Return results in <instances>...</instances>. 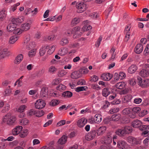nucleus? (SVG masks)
Returning <instances> with one entry per match:
<instances>
[{
    "mask_svg": "<svg viewBox=\"0 0 149 149\" xmlns=\"http://www.w3.org/2000/svg\"><path fill=\"white\" fill-rule=\"evenodd\" d=\"M76 8L77 9V12L81 13L85 11L87 9L88 6L85 3L81 2L77 3L76 4Z\"/></svg>",
    "mask_w": 149,
    "mask_h": 149,
    "instance_id": "obj_1",
    "label": "nucleus"
},
{
    "mask_svg": "<svg viewBox=\"0 0 149 149\" xmlns=\"http://www.w3.org/2000/svg\"><path fill=\"white\" fill-rule=\"evenodd\" d=\"M138 84L141 87L146 88L149 86V79H143L139 77H137Z\"/></svg>",
    "mask_w": 149,
    "mask_h": 149,
    "instance_id": "obj_2",
    "label": "nucleus"
},
{
    "mask_svg": "<svg viewBox=\"0 0 149 149\" xmlns=\"http://www.w3.org/2000/svg\"><path fill=\"white\" fill-rule=\"evenodd\" d=\"M46 104L45 101L41 99L36 100L35 104V108L37 109H41L45 107Z\"/></svg>",
    "mask_w": 149,
    "mask_h": 149,
    "instance_id": "obj_3",
    "label": "nucleus"
},
{
    "mask_svg": "<svg viewBox=\"0 0 149 149\" xmlns=\"http://www.w3.org/2000/svg\"><path fill=\"white\" fill-rule=\"evenodd\" d=\"M87 122V120L85 118H82L78 120L77 122V125L80 128L83 127Z\"/></svg>",
    "mask_w": 149,
    "mask_h": 149,
    "instance_id": "obj_4",
    "label": "nucleus"
},
{
    "mask_svg": "<svg viewBox=\"0 0 149 149\" xmlns=\"http://www.w3.org/2000/svg\"><path fill=\"white\" fill-rule=\"evenodd\" d=\"M96 134V132L95 130L91 131L85 136V139L88 141H90L95 138Z\"/></svg>",
    "mask_w": 149,
    "mask_h": 149,
    "instance_id": "obj_5",
    "label": "nucleus"
},
{
    "mask_svg": "<svg viewBox=\"0 0 149 149\" xmlns=\"http://www.w3.org/2000/svg\"><path fill=\"white\" fill-rule=\"evenodd\" d=\"M24 20V17L21 16L18 18H15L13 19L12 20V23L16 26L19 23L23 21Z\"/></svg>",
    "mask_w": 149,
    "mask_h": 149,
    "instance_id": "obj_6",
    "label": "nucleus"
},
{
    "mask_svg": "<svg viewBox=\"0 0 149 149\" xmlns=\"http://www.w3.org/2000/svg\"><path fill=\"white\" fill-rule=\"evenodd\" d=\"M142 124L140 120H136L132 122V125L134 127H139V130H140V128H142V126L143 125H142Z\"/></svg>",
    "mask_w": 149,
    "mask_h": 149,
    "instance_id": "obj_7",
    "label": "nucleus"
},
{
    "mask_svg": "<svg viewBox=\"0 0 149 149\" xmlns=\"http://www.w3.org/2000/svg\"><path fill=\"white\" fill-rule=\"evenodd\" d=\"M22 128V126H17L12 131V134L14 136L18 135L21 131Z\"/></svg>",
    "mask_w": 149,
    "mask_h": 149,
    "instance_id": "obj_8",
    "label": "nucleus"
},
{
    "mask_svg": "<svg viewBox=\"0 0 149 149\" xmlns=\"http://www.w3.org/2000/svg\"><path fill=\"white\" fill-rule=\"evenodd\" d=\"M48 89L47 87H44L41 89L40 96L42 97H46L48 95Z\"/></svg>",
    "mask_w": 149,
    "mask_h": 149,
    "instance_id": "obj_9",
    "label": "nucleus"
},
{
    "mask_svg": "<svg viewBox=\"0 0 149 149\" xmlns=\"http://www.w3.org/2000/svg\"><path fill=\"white\" fill-rule=\"evenodd\" d=\"M103 139H104V144L106 145V146L105 147H106L107 149L109 148V144L111 142V138L109 136H107L105 137L104 139L103 138Z\"/></svg>",
    "mask_w": 149,
    "mask_h": 149,
    "instance_id": "obj_10",
    "label": "nucleus"
},
{
    "mask_svg": "<svg viewBox=\"0 0 149 149\" xmlns=\"http://www.w3.org/2000/svg\"><path fill=\"white\" fill-rule=\"evenodd\" d=\"M143 47L142 44H138L134 49L135 52L137 54H139L143 51Z\"/></svg>",
    "mask_w": 149,
    "mask_h": 149,
    "instance_id": "obj_11",
    "label": "nucleus"
},
{
    "mask_svg": "<svg viewBox=\"0 0 149 149\" xmlns=\"http://www.w3.org/2000/svg\"><path fill=\"white\" fill-rule=\"evenodd\" d=\"M117 147L119 148L123 149L127 147V144L124 141L120 140L117 142Z\"/></svg>",
    "mask_w": 149,
    "mask_h": 149,
    "instance_id": "obj_12",
    "label": "nucleus"
},
{
    "mask_svg": "<svg viewBox=\"0 0 149 149\" xmlns=\"http://www.w3.org/2000/svg\"><path fill=\"white\" fill-rule=\"evenodd\" d=\"M68 48L65 47L61 48L58 51V54L61 56H63L68 53Z\"/></svg>",
    "mask_w": 149,
    "mask_h": 149,
    "instance_id": "obj_13",
    "label": "nucleus"
},
{
    "mask_svg": "<svg viewBox=\"0 0 149 149\" xmlns=\"http://www.w3.org/2000/svg\"><path fill=\"white\" fill-rule=\"evenodd\" d=\"M128 141L130 143L133 144H138L139 143V141H137V139L132 136H129L127 138Z\"/></svg>",
    "mask_w": 149,
    "mask_h": 149,
    "instance_id": "obj_14",
    "label": "nucleus"
},
{
    "mask_svg": "<svg viewBox=\"0 0 149 149\" xmlns=\"http://www.w3.org/2000/svg\"><path fill=\"white\" fill-rule=\"evenodd\" d=\"M23 58V55L22 54L18 55L15 58L14 63L15 64H19L22 60Z\"/></svg>",
    "mask_w": 149,
    "mask_h": 149,
    "instance_id": "obj_15",
    "label": "nucleus"
},
{
    "mask_svg": "<svg viewBox=\"0 0 149 149\" xmlns=\"http://www.w3.org/2000/svg\"><path fill=\"white\" fill-rule=\"evenodd\" d=\"M9 55L8 51L7 48H5L1 50L0 52V58H3Z\"/></svg>",
    "mask_w": 149,
    "mask_h": 149,
    "instance_id": "obj_16",
    "label": "nucleus"
},
{
    "mask_svg": "<svg viewBox=\"0 0 149 149\" xmlns=\"http://www.w3.org/2000/svg\"><path fill=\"white\" fill-rule=\"evenodd\" d=\"M113 77L112 74L109 73H103V80L109 81Z\"/></svg>",
    "mask_w": 149,
    "mask_h": 149,
    "instance_id": "obj_17",
    "label": "nucleus"
},
{
    "mask_svg": "<svg viewBox=\"0 0 149 149\" xmlns=\"http://www.w3.org/2000/svg\"><path fill=\"white\" fill-rule=\"evenodd\" d=\"M121 117V115L119 113L115 114L110 117L112 121H118L120 118Z\"/></svg>",
    "mask_w": 149,
    "mask_h": 149,
    "instance_id": "obj_18",
    "label": "nucleus"
},
{
    "mask_svg": "<svg viewBox=\"0 0 149 149\" xmlns=\"http://www.w3.org/2000/svg\"><path fill=\"white\" fill-rule=\"evenodd\" d=\"M7 15V12L3 9L0 12V21H3L5 19Z\"/></svg>",
    "mask_w": 149,
    "mask_h": 149,
    "instance_id": "obj_19",
    "label": "nucleus"
},
{
    "mask_svg": "<svg viewBox=\"0 0 149 149\" xmlns=\"http://www.w3.org/2000/svg\"><path fill=\"white\" fill-rule=\"evenodd\" d=\"M19 37L16 35H14L10 37L9 40V42L10 44L14 43L18 39Z\"/></svg>",
    "mask_w": 149,
    "mask_h": 149,
    "instance_id": "obj_20",
    "label": "nucleus"
},
{
    "mask_svg": "<svg viewBox=\"0 0 149 149\" xmlns=\"http://www.w3.org/2000/svg\"><path fill=\"white\" fill-rule=\"evenodd\" d=\"M26 45V48L27 50H30L35 49V45L34 42H31L29 43H27Z\"/></svg>",
    "mask_w": 149,
    "mask_h": 149,
    "instance_id": "obj_21",
    "label": "nucleus"
},
{
    "mask_svg": "<svg viewBox=\"0 0 149 149\" xmlns=\"http://www.w3.org/2000/svg\"><path fill=\"white\" fill-rule=\"evenodd\" d=\"M137 67L135 65H132L128 69V72L129 73L132 74L134 73L137 70Z\"/></svg>",
    "mask_w": 149,
    "mask_h": 149,
    "instance_id": "obj_22",
    "label": "nucleus"
},
{
    "mask_svg": "<svg viewBox=\"0 0 149 149\" xmlns=\"http://www.w3.org/2000/svg\"><path fill=\"white\" fill-rule=\"evenodd\" d=\"M139 75L143 77H146L149 75L148 70L143 69L139 72Z\"/></svg>",
    "mask_w": 149,
    "mask_h": 149,
    "instance_id": "obj_23",
    "label": "nucleus"
},
{
    "mask_svg": "<svg viewBox=\"0 0 149 149\" xmlns=\"http://www.w3.org/2000/svg\"><path fill=\"white\" fill-rule=\"evenodd\" d=\"M125 134H129L132 132V128L130 126H126L123 128Z\"/></svg>",
    "mask_w": 149,
    "mask_h": 149,
    "instance_id": "obj_24",
    "label": "nucleus"
},
{
    "mask_svg": "<svg viewBox=\"0 0 149 149\" xmlns=\"http://www.w3.org/2000/svg\"><path fill=\"white\" fill-rule=\"evenodd\" d=\"M49 48V47L48 46H45L42 47L40 49L39 52L40 55L41 56L44 55L46 51V49Z\"/></svg>",
    "mask_w": 149,
    "mask_h": 149,
    "instance_id": "obj_25",
    "label": "nucleus"
},
{
    "mask_svg": "<svg viewBox=\"0 0 149 149\" xmlns=\"http://www.w3.org/2000/svg\"><path fill=\"white\" fill-rule=\"evenodd\" d=\"M49 47V49L47 52V54L49 55H50L52 54L54 51L56 49V46L55 45L49 46L48 45Z\"/></svg>",
    "mask_w": 149,
    "mask_h": 149,
    "instance_id": "obj_26",
    "label": "nucleus"
},
{
    "mask_svg": "<svg viewBox=\"0 0 149 149\" xmlns=\"http://www.w3.org/2000/svg\"><path fill=\"white\" fill-rule=\"evenodd\" d=\"M116 134L117 135L120 136H123L126 134L123 128L122 129L117 130L116 132Z\"/></svg>",
    "mask_w": 149,
    "mask_h": 149,
    "instance_id": "obj_27",
    "label": "nucleus"
},
{
    "mask_svg": "<svg viewBox=\"0 0 149 149\" xmlns=\"http://www.w3.org/2000/svg\"><path fill=\"white\" fill-rule=\"evenodd\" d=\"M67 137L65 135L63 136L58 141L59 144L62 145L65 143L67 141Z\"/></svg>",
    "mask_w": 149,
    "mask_h": 149,
    "instance_id": "obj_28",
    "label": "nucleus"
},
{
    "mask_svg": "<svg viewBox=\"0 0 149 149\" xmlns=\"http://www.w3.org/2000/svg\"><path fill=\"white\" fill-rule=\"evenodd\" d=\"M80 21V18L79 17H75L72 19L71 25L73 26H75L77 24L79 23Z\"/></svg>",
    "mask_w": 149,
    "mask_h": 149,
    "instance_id": "obj_29",
    "label": "nucleus"
},
{
    "mask_svg": "<svg viewBox=\"0 0 149 149\" xmlns=\"http://www.w3.org/2000/svg\"><path fill=\"white\" fill-rule=\"evenodd\" d=\"M16 27V26L11 23L8 25L7 27V29L8 31L11 32L14 31Z\"/></svg>",
    "mask_w": 149,
    "mask_h": 149,
    "instance_id": "obj_30",
    "label": "nucleus"
},
{
    "mask_svg": "<svg viewBox=\"0 0 149 149\" xmlns=\"http://www.w3.org/2000/svg\"><path fill=\"white\" fill-rule=\"evenodd\" d=\"M16 120L15 117L10 114V119L8 122V124L11 125H12Z\"/></svg>",
    "mask_w": 149,
    "mask_h": 149,
    "instance_id": "obj_31",
    "label": "nucleus"
},
{
    "mask_svg": "<svg viewBox=\"0 0 149 149\" xmlns=\"http://www.w3.org/2000/svg\"><path fill=\"white\" fill-rule=\"evenodd\" d=\"M125 85L124 82H119L116 84V87L118 89H121L123 88Z\"/></svg>",
    "mask_w": 149,
    "mask_h": 149,
    "instance_id": "obj_32",
    "label": "nucleus"
},
{
    "mask_svg": "<svg viewBox=\"0 0 149 149\" xmlns=\"http://www.w3.org/2000/svg\"><path fill=\"white\" fill-rule=\"evenodd\" d=\"M10 114L7 113L5 116H4L2 119V122L8 124V122L10 119Z\"/></svg>",
    "mask_w": 149,
    "mask_h": 149,
    "instance_id": "obj_33",
    "label": "nucleus"
},
{
    "mask_svg": "<svg viewBox=\"0 0 149 149\" xmlns=\"http://www.w3.org/2000/svg\"><path fill=\"white\" fill-rule=\"evenodd\" d=\"M29 50L28 54L30 58H32L34 56L36 53V49H33Z\"/></svg>",
    "mask_w": 149,
    "mask_h": 149,
    "instance_id": "obj_34",
    "label": "nucleus"
},
{
    "mask_svg": "<svg viewBox=\"0 0 149 149\" xmlns=\"http://www.w3.org/2000/svg\"><path fill=\"white\" fill-rule=\"evenodd\" d=\"M132 98V96L131 95H127L124 97L123 102V103H127L130 101Z\"/></svg>",
    "mask_w": 149,
    "mask_h": 149,
    "instance_id": "obj_35",
    "label": "nucleus"
},
{
    "mask_svg": "<svg viewBox=\"0 0 149 149\" xmlns=\"http://www.w3.org/2000/svg\"><path fill=\"white\" fill-rule=\"evenodd\" d=\"M88 89V87L86 86H79L75 88V91L77 92L80 91H86Z\"/></svg>",
    "mask_w": 149,
    "mask_h": 149,
    "instance_id": "obj_36",
    "label": "nucleus"
},
{
    "mask_svg": "<svg viewBox=\"0 0 149 149\" xmlns=\"http://www.w3.org/2000/svg\"><path fill=\"white\" fill-rule=\"evenodd\" d=\"M94 120L96 121V123H99L102 120V116L99 114H96L94 117Z\"/></svg>",
    "mask_w": 149,
    "mask_h": 149,
    "instance_id": "obj_37",
    "label": "nucleus"
},
{
    "mask_svg": "<svg viewBox=\"0 0 149 149\" xmlns=\"http://www.w3.org/2000/svg\"><path fill=\"white\" fill-rule=\"evenodd\" d=\"M67 73V70H59L58 71V75L59 77H63L66 75Z\"/></svg>",
    "mask_w": 149,
    "mask_h": 149,
    "instance_id": "obj_38",
    "label": "nucleus"
},
{
    "mask_svg": "<svg viewBox=\"0 0 149 149\" xmlns=\"http://www.w3.org/2000/svg\"><path fill=\"white\" fill-rule=\"evenodd\" d=\"M72 95V93L69 91H65L63 93V96L65 98L70 97Z\"/></svg>",
    "mask_w": 149,
    "mask_h": 149,
    "instance_id": "obj_39",
    "label": "nucleus"
},
{
    "mask_svg": "<svg viewBox=\"0 0 149 149\" xmlns=\"http://www.w3.org/2000/svg\"><path fill=\"white\" fill-rule=\"evenodd\" d=\"M80 47V44L79 43L76 42L70 43L68 45V47L70 48H79Z\"/></svg>",
    "mask_w": 149,
    "mask_h": 149,
    "instance_id": "obj_40",
    "label": "nucleus"
},
{
    "mask_svg": "<svg viewBox=\"0 0 149 149\" xmlns=\"http://www.w3.org/2000/svg\"><path fill=\"white\" fill-rule=\"evenodd\" d=\"M28 134V130H23L19 134V136L21 138L25 137Z\"/></svg>",
    "mask_w": 149,
    "mask_h": 149,
    "instance_id": "obj_41",
    "label": "nucleus"
},
{
    "mask_svg": "<svg viewBox=\"0 0 149 149\" xmlns=\"http://www.w3.org/2000/svg\"><path fill=\"white\" fill-rule=\"evenodd\" d=\"M30 24L29 23H25L22 25V30L26 31L30 29Z\"/></svg>",
    "mask_w": 149,
    "mask_h": 149,
    "instance_id": "obj_42",
    "label": "nucleus"
},
{
    "mask_svg": "<svg viewBox=\"0 0 149 149\" xmlns=\"http://www.w3.org/2000/svg\"><path fill=\"white\" fill-rule=\"evenodd\" d=\"M79 72L78 71H74L72 73L71 75V77L72 79H77L79 77Z\"/></svg>",
    "mask_w": 149,
    "mask_h": 149,
    "instance_id": "obj_43",
    "label": "nucleus"
},
{
    "mask_svg": "<svg viewBox=\"0 0 149 149\" xmlns=\"http://www.w3.org/2000/svg\"><path fill=\"white\" fill-rule=\"evenodd\" d=\"M91 28L92 27L90 25L86 24L83 26L82 30L84 31H87L90 30Z\"/></svg>",
    "mask_w": 149,
    "mask_h": 149,
    "instance_id": "obj_44",
    "label": "nucleus"
},
{
    "mask_svg": "<svg viewBox=\"0 0 149 149\" xmlns=\"http://www.w3.org/2000/svg\"><path fill=\"white\" fill-rule=\"evenodd\" d=\"M66 86L62 84H59L57 87L56 89L60 91H63L66 89Z\"/></svg>",
    "mask_w": 149,
    "mask_h": 149,
    "instance_id": "obj_45",
    "label": "nucleus"
},
{
    "mask_svg": "<svg viewBox=\"0 0 149 149\" xmlns=\"http://www.w3.org/2000/svg\"><path fill=\"white\" fill-rule=\"evenodd\" d=\"M60 102L58 100H53L50 102V105L52 106H54L59 104Z\"/></svg>",
    "mask_w": 149,
    "mask_h": 149,
    "instance_id": "obj_46",
    "label": "nucleus"
},
{
    "mask_svg": "<svg viewBox=\"0 0 149 149\" xmlns=\"http://www.w3.org/2000/svg\"><path fill=\"white\" fill-rule=\"evenodd\" d=\"M68 40L67 39L65 38H62L60 42V44L62 46H64L68 44Z\"/></svg>",
    "mask_w": 149,
    "mask_h": 149,
    "instance_id": "obj_47",
    "label": "nucleus"
},
{
    "mask_svg": "<svg viewBox=\"0 0 149 149\" xmlns=\"http://www.w3.org/2000/svg\"><path fill=\"white\" fill-rule=\"evenodd\" d=\"M131 112V109L130 108H126L123 111V113L124 115H128L130 114Z\"/></svg>",
    "mask_w": 149,
    "mask_h": 149,
    "instance_id": "obj_48",
    "label": "nucleus"
},
{
    "mask_svg": "<svg viewBox=\"0 0 149 149\" xmlns=\"http://www.w3.org/2000/svg\"><path fill=\"white\" fill-rule=\"evenodd\" d=\"M10 86H9L8 88H7V89L5 90L4 91V95L5 96H9L10 95V94L11 93L12 91L11 89L10 88Z\"/></svg>",
    "mask_w": 149,
    "mask_h": 149,
    "instance_id": "obj_49",
    "label": "nucleus"
},
{
    "mask_svg": "<svg viewBox=\"0 0 149 149\" xmlns=\"http://www.w3.org/2000/svg\"><path fill=\"white\" fill-rule=\"evenodd\" d=\"M28 123V120L26 118H24L20 120V124L22 125H26Z\"/></svg>",
    "mask_w": 149,
    "mask_h": 149,
    "instance_id": "obj_50",
    "label": "nucleus"
},
{
    "mask_svg": "<svg viewBox=\"0 0 149 149\" xmlns=\"http://www.w3.org/2000/svg\"><path fill=\"white\" fill-rule=\"evenodd\" d=\"M110 94V91L107 88L103 89V96L106 97Z\"/></svg>",
    "mask_w": 149,
    "mask_h": 149,
    "instance_id": "obj_51",
    "label": "nucleus"
},
{
    "mask_svg": "<svg viewBox=\"0 0 149 149\" xmlns=\"http://www.w3.org/2000/svg\"><path fill=\"white\" fill-rule=\"evenodd\" d=\"M26 106L24 105L20 106L17 110V111L20 113H23L25 110Z\"/></svg>",
    "mask_w": 149,
    "mask_h": 149,
    "instance_id": "obj_52",
    "label": "nucleus"
},
{
    "mask_svg": "<svg viewBox=\"0 0 149 149\" xmlns=\"http://www.w3.org/2000/svg\"><path fill=\"white\" fill-rule=\"evenodd\" d=\"M22 30H21L19 28H15V29L13 33L15 34L19 35L22 32Z\"/></svg>",
    "mask_w": 149,
    "mask_h": 149,
    "instance_id": "obj_53",
    "label": "nucleus"
},
{
    "mask_svg": "<svg viewBox=\"0 0 149 149\" xmlns=\"http://www.w3.org/2000/svg\"><path fill=\"white\" fill-rule=\"evenodd\" d=\"M112 121L110 117L108 116L104 118L103 122L105 124H108Z\"/></svg>",
    "mask_w": 149,
    "mask_h": 149,
    "instance_id": "obj_54",
    "label": "nucleus"
},
{
    "mask_svg": "<svg viewBox=\"0 0 149 149\" xmlns=\"http://www.w3.org/2000/svg\"><path fill=\"white\" fill-rule=\"evenodd\" d=\"M140 110V108L139 107H135L131 109V112L132 111L134 113H138Z\"/></svg>",
    "mask_w": 149,
    "mask_h": 149,
    "instance_id": "obj_55",
    "label": "nucleus"
},
{
    "mask_svg": "<svg viewBox=\"0 0 149 149\" xmlns=\"http://www.w3.org/2000/svg\"><path fill=\"white\" fill-rule=\"evenodd\" d=\"M44 113L43 111H36V116L38 117H40L44 115Z\"/></svg>",
    "mask_w": 149,
    "mask_h": 149,
    "instance_id": "obj_56",
    "label": "nucleus"
},
{
    "mask_svg": "<svg viewBox=\"0 0 149 149\" xmlns=\"http://www.w3.org/2000/svg\"><path fill=\"white\" fill-rule=\"evenodd\" d=\"M22 84L23 83L22 80H20V79H18L15 82V83L14 84V85L15 86L17 85L18 87H20L22 86Z\"/></svg>",
    "mask_w": 149,
    "mask_h": 149,
    "instance_id": "obj_57",
    "label": "nucleus"
},
{
    "mask_svg": "<svg viewBox=\"0 0 149 149\" xmlns=\"http://www.w3.org/2000/svg\"><path fill=\"white\" fill-rule=\"evenodd\" d=\"M119 110V108L117 107L112 109L110 110L109 111L111 113L113 114L114 113L118 112Z\"/></svg>",
    "mask_w": 149,
    "mask_h": 149,
    "instance_id": "obj_58",
    "label": "nucleus"
},
{
    "mask_svg": "<svg viewBox=\"0 0 149 149\" xmlns=\"http://www.w3.org/2000/svg\"><path fill=\"white\" fill-rule=\"evenodd\" d=\"M74 33V30L72 29H70L68 30L65 32V34L68 36H70Z\"/></svg>",
    "mask_w": 149,
    "mask_h": 149,
    "instance_id": "obj_59",
    "label": "nucleus"
},
{
    "mask_svg": "<svg viewBox=\"0 0 149 149\" xmlns=\"http://www.w3.org/2000/svg\"><path fill=\"white\" fill-rule=\"evenodd\" d=\"M102 37L100 36L99 38H98V39L97 40V42H96L95 44V46L96 47H98L100 45V42L102 40Z\"/></svg>",
    "mask_w": 149,
    "mask_h": 149,
    "instance_id": "obj_60",
    "label": "nucleus"
},
{
    "mask_svg": "<svg viewBox=\"0 0 149 149\" xmlns=\"http://www.w3.org/2000/svg\"><path fill=\"white\" fill-rule=\"evenodd\" d=\"M9 109V105L7 104L3 108V109L2 110V112L3 113L6 112Z\"/></svg>",
    "mask_w": 149,
    "mask_h": 149,
    "instance_id": "obj_61",
    "label": "nucleus"
},
{
    "mask_svg": "<svg viewBox=\"0 0 149 149\" xmlns=\"http://www.w3.org/2000/svg\"><path fill=\"white\" fill-rule=\"evenodd\" d=\"M61 79L59 78L53 80L52 83L53 84L57 85L61 82Z\"/></svg>",
    "mask_w": 149,
    "mask_h": 149,
    "instance_id": "obj_62",
    "label": "nucleus"
},
{
    "mask_svg": "<svg viewBox=\"0 0 149 149\" xmlns=\"http://www.w3.org/2000/svg\"><path fill=\"white\" fill-rule=\"evenodd\" d=\"M77 84L78 85H85L86 84V82L84 80L81 79L78 81Z\"/></svg>",
    "mask_w": 149,
    "mask_h": 149,
    "instance_id": "obj_63",
    "label": "nucleus"
},
{
    "mask_svg": "<svg viewBox=\"0 0 149 149\" xmlns=\"http://www.w3.org/2000/svg\"><path fill=\"white\" fill-rule=\"evenodd\" d=\"M145 147L143 146L140 145L139 142V143H138V144H136L135 147V149H143Z\"/></svg>",
    "mask_w": 149,
    "mask_h": 149,
    "instance_id": "obj_64",
    "label": "nucleus"
}]
</instances>
